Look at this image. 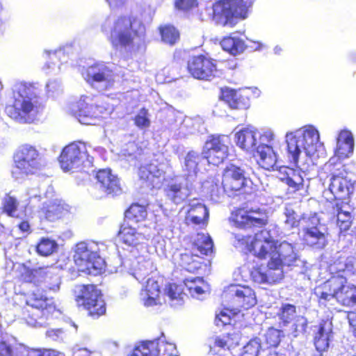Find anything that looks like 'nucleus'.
<instances>
[{"label":"nucleus","mask_w":356,"mask_h":356,"mask_svg":"<svg viewBox=\"0 0 356 356\" xmlns=\"http://www.w3.org/2000/svg\"><path fill=\"white\" fill-rule=\"evenodd\" d=\"M288 156L291 162L298 168L293 169L287 167L280 168V179L288 186L291 193H295L303 188L304 179L302 170L315 159L324 157L325 149L323 143L320 141L318 131L312 125L305 126L286 135Z\"/></svg>","instance_id":"obj_1"},{"label":"nucleus","mask_w":356,"mask_h":356,"mask_svg":"<svg viewBox=\"0 0 356 356\" xmlns=\"http://www.w3.org/2000/svg\"><path fill=\"white\" fill-rule=\"evenodd\" d=\"M144 31L140 21L131 16L108 17L102 25L112 47L132 53L138 49L137 40Z\"/></svg>","instance_id":"obj_2"},{"label":"nucleus","mask_w":356,"mask_h":356,"mask_svg":"<svg viewBox=\"0 0 356 356\" xmlns=\"http://www.w3.org/2000/svg\"><path fill=\"white\" fill-rule=\"evenodd\" d=\"M38 95L39 89L35 84L15 83L13 87V101L6 106V113L19 122H33L42 110Z\"/></svg>","instance_id":"obj_3"},{"label":"nucleus","mask_w":356,"mask_h":356,"mask_svg":"<svg viewBox=\"0 0 356 356\" xmlns=\"http://www.w3.org/2000/svg\"><path fill=\"white\" fill-rule=\"evenodd\" d=\"M314 294L318 298L321 304L337 301L346 307L356 305V286L348 283L343 275L332 276L323 284L316 287Z\"/></svg>","instance_id":"obj_4"},{"label":"nucleus","mask_w":356,"mask_h":356,"mask_svg":"<svg viewBox=\"0 0 356 356\" xmlns=\"http://www.w3.org/2000/svg\"><path fill=\"white\" fill-rule=\"evenodd\" d=\"M14 163L11 174L18 181L38 173L45 166L42 154L35 146L29 144H24L18 148L14 156Z\"/></svg>","instance_id":"obj_5"},{"label":"nucleus","mask_w":356,"mask_h":356,"mask_svg":"<svg viewBox=\"0 0 356 356\" xmlns=\"http://www.w3.org/2000/svg\"><path fill=\"white\" fill-rule=\"evenodd\" d=\"M99 251V245L95 241L78 243L74 248L73 258L79 270L93 275L101 273L105 261Z\"/></svg>","instance_id":"obj_6"},{"label":"nucleus","mask_w":356,"mask_h":356,"mask_svg":"<svg viewBox=\"0 0 356 356\" xmlns=\"http://www.w3.org/2000/svg\"><path fill=\"white\" fill-rule=\"evenodd\" d=\"M26 307L23 309V318L32 327L46 325L47 315L55 309L53 301L42 293L33 292L26 298Z\"/></svg>","instance_id":"obj_7"},{"label":"nucleus","mask_w":356,"mask_h":356,"mask_svg":"<svg viewBox=\"0 0 356 356\" xmlns=\"http://www.w3.org/2000/svg\"><path fill=\"white\" fill-rule=\"evenodd\" d=\"M302 228L305 243L314 249L321 250L327 244V228L321 222L319 214L310 213L303 216Z\"/></svg>","instance_id":"obj_8"},{"label":"nucleus","mask_w":356,"mask_h":356,"mask_svg":"<svg viewBox=\"0 0 356 356\" xmlns=\"http://www.w3.org/2000/svg\"><path fill=\"white\" fill-rule=\"evenodd\" d=\"M252 0H222L213 6L214 17L219 19V23L224 26L233 27L238 18L246 17L248 3Z\"/></svg>","instance_id":"obj_9"},{"label":"nucleus","mask_w":356,"mask_h":356,"mask_svg":"<svg viewBox=\"0 0 356 356\" xmlns=\"http://www.w3.org/2000/svg\"><path fill=\"white\" fill-rule=\"evenodd\" d=\"M59 163L64 172H74L83 165H90L92 157L88 155L86 145L78 141L63 148L59 157Z\"/></svg>","instance_id":"obj_10"},{"label":"nucleus","mask_w":356,"mask_h":356,"mask_svg":"<svg viewBox=\"0 0 356 356\" xmlns=\"http://www.w3.org/2000/svg\"><path fill=\"white\" fill-rule=\"evenodd\" d=\"M234 246L245 253H251L254 257L265 258L268 252L267 248L272 249L273 245V236L270 231L264 229L257 233L254 238L243 236L239 234L236 236Z\"/></svg>","instance_id":"obj_11"},{"label":"nucleus","mask_w":356,"mask_h":356,"mask_svg":"<svg viewBox=\"0 0 356 356\" xmlns=\"http://www.w3.org/2000/svg\"><path fill=\"white\" fill-rule=\"evenodd\" d=\"M81 73L88 84L99 91L111 88L115 83V75L113 70L109 65L104 62L83 67Z\"/></svg>","instance_id":"obj_12"},{"label":"nucleus","mask_w":356,"mask_h":356,"mask_svg":"<svg viewBox=\"0 0 356 356\" xmlns=\"http://www.w3.org/2000/svg\"><path fill=\"white\" fill-rule=\"evenodd\" d=\"M113 111V107L108 104H93L89 96L83 95L76 103L75 115L83 124H95L97 119L104 118Z\"/></svg>","instance_id":"obj_13"},{"label":"nucleus","mask_w":356,"mask_h":356,"mask_svg":"<svg viewBox=\"0 0 356 356\" xmlns=\"http://www.w3.org/2000/svg\"><path fill=\"white\" fill-rule=\"evenodd\" d=\"M273 245L272 249L267 248L268 252L266 257L268 255V266L274 269H282V266H296L301 264V260L298 258L297 253L291 243L283 241L278 246L275 245L273 238Z\"/></svg>","instance_id":"obj_14"},{"label":"nucleus","mask_w":356,"mask_h":356,"mask_svg":"<svg viewBox=\"0 0 356 356\" xmlns=\"http://www.w3.org/2000/svg\"><path fill=\"white\" fill-rule=\"evenodd\" d=\"M80 294L76 301L88 311V314L93 318H98L106 312V305L102 299L101 291L94 285H83L79 287Z\"/></svg>","instance_id":"obj_15"},{"label":"nucleus","mask_w":356,"mask_h":356,"mask_svg":"<svg viewBox=\"0 0 356 356\" xmlns=\"http://www.w3.org/2000/svg\"><path fill=\"white\" fill-rule=\"evenodd\" d=\"M22 278L26 282L39 284L44 282L45 286L49 290L57 291L59 290L60 277L51 272V268L42 267L31 269L23 265L21 269Z\"/></svg>","instance_id":"obj_16"},{"label":"nucleus","mask_w":356,"mask_h":356,"mask_svg":"<svg viewBox=\"0 0 356 356\" xmlns=\"http://www.w3.org/2000/svg\"><path fill=\"white\" fill-rule=\"evenodd\" d=\"M229 138L226 135L213 136L204 146L203 161L208 164L218 165L227 156Z\"/></svg>","instance_id":"obj_17"},{"label":"nucleus","mask_w":356,"mask_h":356,"mask_svg":"<svg viewBox=\"0 0 356 356\" xmlns=\"http://www.w3.org/2000/svg\"><path fill=\"white\" fill-rule=\"evenodd\" d=\"M141 185L149 189L160 188L165 180L164 165L151 163L142 165L138 170Z\"/></svg>","instance_id":"obj_18"},{"label":"nucleus","mask_w":356,"mask_h":356,"mask_svg":"<svg viewBox=\"0 0 356 356\" xmlns=\"http://www.w3.org/2000/svg\"><path fill=\"white\" fill-rule=\"evenodd\" d=\"M225 298H231L233 305L237 307L248 309L257 303L254 291L243 285H230L225 292Z\"/></svg>","instance_id":"obj_19"},{"label":"nucleus","mask_w":356,"mask_h":356,"mask_svg":"<svg viewBox=\"0 0 356 356\" xmlns=\"http://www.w3.org/2000/svg\"><path fill=\"white\" fill-rule=\"evenodd\" d=\"M188 70L194 78L203 80H209L217 73L213 61L202 55L193 56L188 60Z\"/></svg>","instance_id":"obj_20"},{"label":"nucleus","mask_w":356,"mask_h":356,"mask_svg":"<svg viewBox=\"0 0 356 356\" xmlns=\"http://www.w3.org/2000/svg\"><path fill=\"white\" fill-rule=\"evenodd\" d=\"M250 180L246 177L244 169L230 164L224 170L221 184L225 190L238 191L248 185Z\"/></svg>","instance_id":"obj_21"},{"label":"nucleus","mask_w":356,"mask_h":356,"mask_svg":"<svg viewBox=\"0 0 356 356\" xmlns=\"http://www.w3.org/2000/svg\"><path fill=\"white\" fill-rule=\"evenodd\" d=\"M172 131L174 132L175 137L181 138L195 133L202 134L205 131V127L201 118L185 117L183 119H180L179 127H172Z\"/></svg>","instance_id":"obj_22"},{"label":"nucleus","mask_w":356,"mask_h":356,"mask_svg":"<svg viewBox=\"0 0 356 356\" xmlns=\"http://www.w3.org/2000/svg\"><path fill=\"white\" fill-rule=\"evenodd\" d=\"M250 277L252 281L257 284H272L283 277V270L274 269L268 266H253L250 270Z\"/></svg>","instance_id":"obj_23"},{"label":"nucleus","mask_w":356,"mask_h":356,"mask_svg":"<svg viewBox=\"0 0 356 356\" xmlns=\"http://www.w3.org/2000/svg\"><path fill=\"white\" fill-rule=\"evenodd\" d=\"M96 186L107 194L117 195L121 192L119 179L110 169L99 170L96 175Z\"/></svg>","instance_id":"obj_24"},{"label":"nucleus","mask_w":356,"mask_h":356,"mask_svg":"<svg viewBox=\"0 0 356 356\" xmlns=\"http://www.w3.org/2000/svg\"><path fill=\"white\" fill-rule=\"evenodd\" d=\"M259 131L254 127L243 128L235 134V141L238 147L246 152L257 149Z\"/></svg>","instance_id":"obj_25"},{"label":"nucleus","mask_w":356,"mask_h":356,"mask_svg":"<svg viewBox=\"0 0 356 356\" xmlns=\"http://www.w3.org/2000/svg\"><path fill=\"white\" fill-rule=\"evenodd\" d=\"M145 288L140 293V300L146 307H152L160 304V286L159 280L154 275L148 277Z\"/></svg>","instance_id":"obj_26"},{"label":"nucleus","mask_w":356,"mask_h":356,"mask_svg":"<svg viewBox=\"0 0 356 356\" xmlns=\"http://www.w3.org/2000/svg\"><path fill=\"white\" fill-rule=\"evenodd\" d=\"M333 338L332 322L328 320L323 321L318 326L314 339L316 350L320 353L327 350Z\"/></svg>","instance_id":"obj_27"},{"label":"nucleus","mask_w":356,"mask_h":356,"mask_svg":"<svg viewBox=\"0 0 356 356\" xmlns=\"http://www.w3.org/2000/svg\"><path fill=\"white\" fill-rule=\"evenodd\" d=\"M356 258L348 255L346 252H338L334 257V261L330 266L332 273H342L345 277L355 269Z\"/></svg>","instance_id":"obj_28"},{"label":"nucleus","mask_w":356,"mask_h":356,"mask_svg":"<svg viewBox=\"0 0 356 356\" xmlns=\"http://www.w3.org/2000/svg\"><path fill=\"white\" fill-rule=\"evenodd\" d=\"M168 199L176 204L183 202L191 194V186L188 183L172 182L164 188Z\"/></svg>","instance_id":"obj_29"},{"label":"nucleus","mask_w":356,"mask_h":356,"mask_svg":"<svg viewBox=\"0 0 356 356\" xmlns=\"http://www.w3.org/2000/svg\"><path fill=\"white\" fill-rule=\"evenodd\" d=\"M119 238L124 245L133 248L142 247L146 240L143 234L131 225L127 224L122 226L119 232Z\"/></svg>","instance_id":"obj_30"},{"label":"nucleus","mask_w":356,"mask_h":356,"mask_svg":"<svg viewBox=\"0 0 356 356\" xmlns=\"http://www.w3.org/2000/svg\"><path fill=\"white\" fill-rule=\"evenodd\" d=\"M70 49V47H65L54 51H44L50 60L44 66L47 73L57 74L60 71L61 65L67 61L68 56L66 53H68Z\"/></svg>","instance_id":"obj_31"},{"label":"nucleus","mask_w":356,"mask_h":356,"mask_svg":"<svg viewBox=\"0 0 356 356\" xmlns=\"http://www.w3.org/2000/svg\"><path fill=\"white\" fill-rule=\"evenodd\" d=\"M67 205L58 199L44 202L42 208L39 211V217L49 221H54L61 217L63 212L67 210Z\"/></svg>","instance_id":"obj_32"},{"label":"nucleus","mask_w":356,"mask_h":356,"mask_svg":"<svg viewBox=\"0 0 356 356\" xmlns=\"http://www.w3.org/2000/svg\"><path fill=\"white\" fill-rule=\"evenodd\" d=\"M189 207L186 220L194 225H205L209 215L205 205L197 200H193L190 203Z\"/></svg>","instance_id":"obj_33"},{"label":"nucleus","mask_w":356,"mask_h":356,"mask_svg":"<svg viewBox=\"0 0 356 356\" xmlns=\"http://www.w3.org/2000/svg\"><path fill=\"white\" fill-rule=\"evenodd\" d=\"M203 158L204 155L202 154L200 155L194 151L189 152L186 156L183 169L185 172V176H186V180L187 182H192L194 180L199 165L207 163V161L202 160Z\"/></svg>","instance_id":"obj_34"},{"label":"nucleus","mask_w":356,"mask_h":356,"mask_svg":"<svg viewBox=\"0 0 356 356\" xmlns=\"http://www.w3.org/2000/svg\"><path fill=\"white\" fill-rule=\"evenodd\" d=\"M223 101L232 108L246 109L250 106L248 97L242 93L231 88H226L222 92Z\"/></svg>","instance_id":"obj_35"},{"label":"nucleus","mask_w":356,"mask_h":356,"mask_svg":"<svg viewBox=\"0 0 356 356\" xmlns=\"http://www.w3.org/2000/svg\"><path fill=\"white\" fill-rule=\"evenodd\" d=\"M257 163L267 170H274L277 168V156L271 146H257Z\"/></svg>","instance_id":"obj_36"},{"label":"nucleus","mask_w":356,"mask_h":356,"mask_svg":"<svg viewBox=\"0 0 356 356\" xmlns=\"http://www.w3.org/2000/svg\"><path fill=\"white\" fill-rule=\"evenodd\" d=\"M354 149V139L350 131H341L337 138L336 155L340 159H344L352 154Z\"/></svg>","instance_id":"obj_37"},{"label":"nucleus","mask_w":356,"mask_h":356,"mask_svg":"<svg viewBox=\"0 0 356 356\" xmlns=\"http://www.w3.org/2000/svg\"><path fill=\"white\" fill-rule=\"evenodd\" d=\"M202 187L214 202H220L225 193L229 192L228 190H225L221 181L218 177H209L202 184Z\"/></svg>","instance_id":"obj_38"},{"label":"nucleus","mask_w":356,"mask_h":356,"mask_svg":"<svg viewBox=\"0 0 356 356\" xmlns=\"http://www.w3.org/2000/svg\"><path fill=\"white\" fill-rule=\"evenodd\" d=\"M351 184L344 177L334 175L330 179V191L336 199H346L350 193Z\"/></svg>","instance_id":"obj_39"},{"label":"nucleus","mask_w":356,"mask_h":356,"mask_svg":"<svg viewBox=\"0 0 356 356\" xmlns=\"http://www.w3.org/2000/svg\"><path fill=\"white\" fill-rule=\"evenodd\" d=\"M156 267L149 258L145 259L139 257L136 258V266L131 275L139 282H143L151 274H154Z\"/></svg>","instance_id":"obj_40"},{"label":"nucleus","mask_w":356,"mask_h":356,"mask_svg":"<svg viewBox=\"0 0 356 356\" xmlns=\"http://www.w3.org/2000/svg\"><path fill=\"white\" fill-rule=\"evenodd\" d=\"M284 223L286 229H291L301 225L302 227L304 226L303 216L306 213H303L300 216L294 210L292 206L286 205L284 210Z\"/></svg>","instance_id":"obj_41"},{"label":"nucleus","mask_w":356,"mask_h":356,"mask_svg":"<svg viewBox=\"0 0 356 356\" xmlns=\"http://www.w3.org/2000/svg\"><path fill=\"white\" fill-rule=\"evenodd\" d=\"M220 45L225 51L232 55L241 54L245 49L244 42L241 39L235 37H226L223 38Z\"/></svg>","instance_id":"obj_42"},{"label":"nucleus","mask_w":356,"mask_h":356,"mask_svg":"<svg viewBox=\"0 0 356 356\" xmlns=\"http://www.w3.org/2000/svg\"><path fill=\"white\" fill-rule=\"evenodd\" d=\"M199 257L197 254H193L190 252H184L179 254V265L188 272L194 273L200 268L201 263L198 261Z\"/></svg>","instance_id":"obj_43"},{"label":"nucleus","mask_w":356,"mask_h":356,"mask_svg":"<svg viewBox=\"0 0 356 356\" xmlns=\"http://www.w3.org/2000/svg\"><path fill=\"white\" fill-rule=\"evenodd\" d=\"M280 325L282 327H288L290 323L296 321V308L291 304H284L282 305L279 312Z\"/></svg>","instance_id":"obj_44"},{"label":"nucleus","mask_w":356,"mask_h":356,"mask_svg":"<svg viewBox=\"0 0 356 356\" xmlns=\"http://www.w3.org/2000/svg\"><path fill=\"white\" fill-rule=\"evenodd\" d=\"M194 247L201 254L209 255L213 252V243L209 235L197 234Z\"/></svg>","instance_id":"obj_45"},{"label":"nucleus","mask_w":356,"mask_h":356,"mask_svg":"<svg viewBox=\"0 0 356 356\" xmlns=\"http://www.w3.org/2000/svg\"><path fill=\"white\" fill-rule=\"evenodd\" d=\"M149 343H156L158 356H177L175 344L167 342L163 337L149 341Z\"/></svg>","instance_id":"obj_46"},{"label":"nucleus","mask_w":356,"mask_h":356,"mask_svg":"<svg viewBox=\"0 0 356 356\" xmlns=\"http://www.w3.org/2000/svg\"><path fill=\"white\" fill-rule=\"evenodd\" d=\"M156 344L149 343V341L138 343L133 349L129 356H158Z\"/></svg>","instance_id":"obj_47"},{"label":"nucleus","mask_w":356,"mask_h":356,"mask_svg":"<svg viewBox=\"0 0 356 356\" xmlns=\"http://www.w3.org/2000/svg\"><path fill=\"white\" fill-rule=\"evenodd\" d=\"M249 218L250 220V226L261 227L268 222V213L264 209L258 208L248 211Z\"/></svg>","instance_id":"obj_48"},{"label":"nucleus","mask_w":356,"mask_h":356,"mask_svg":"<svg viewBox=\"0 0 356 356\" xmlns=\"http://www.w3.org/2000/svg\"><path fill=\"white\" fill-rule=\"evenodd\" d=\"M147 216L146 209L138 204H133L125 213L126 218L134 222H140Z\"/></svg>","instance_id":"obj_49"},{"label":"nucleus","mask_w":356,"mask_h":356,"mask_svg":"<svg viewBox=\"0 0 356 356\" xmlns=\"http://www.w3.org/2000/svg\"><path fill=\"white\" fill-rule=\"evenodd\" d=\"M291 324V325L288 330V334L292 338H296L305 333L307 325V321L304 316H299Z\"/></svg>","instance_id":"obj_50"},{"label":"nucleus","mask_w":356,"mask_h":356,"mask_svg":"<svg viewBox=\"0 0 356 356\" xmlns=\"http://www.w3.org/2000/svg\"><path fill=\"white\" fill-rule=\"evenodd\" d=\"M57 243L49 238H42L37 245V252L42 256L51 254L57 249Z\"/></svg>","instance_id":"obj_51"},{"label":"nucleus","mask_w":356,"mask_h":356,"mask_svg":"<svg viewBox=\"0 0 356 356\" xmlns=\"http://www.w3.org/2000/svg\"><path fill=\"white\" fill-rule=\"evenodd\" d=\"M262 349L261 340L259 337H255L249 341L243 346L240 356H258L260 350Z\"/></svg>","instance_id":"obj_52"},{"label":"nucleus","mask_w":356,"mask_h":356,"mask_svg":"<svg viewBox=\"0 0 356 356\" xmlns=\"http://www.w3.org/2000/svg\"><path fill=\"white\" fill-rule=\"evenodd\" d=\"M165 293L172 301H177V305H181L186 296L181 286L176 284H170L165 287Z\"/></svg>","instance_id":"obj_53"},{"label":"nucleus","mask_w":356,"mask_h":356,"mask_svg":"<svg viewBox=\"0 0 356 356\" xmlns=\"http://www.w3.org/2000/svg\"><path fill=\"white\" fill-rule=\"evenodd\" d=\"M18 205L17 200L10 194H6L2 200L3 212L10 217L15 216Z\"/></svg>","instance_id":"obj_54"},{"label":"nucleus","mask_w":356,"mask_h":356,"mask_svg":"<svg viewBox=\"0 0 356 356\" xmlns=\"http://www.w3.org/2000/svg\"><path fill=\"white\" fill-rule=\"evenodd\" d=\"M248 211L238 209L232 213L231 220L238 227H251Z\"/></svg>","instance_id":"obj_55"},{"label":"nucleus","mask_w":356,"mask_h":356,"mask_svg":"<svg viewBox=\"0 0 356 356\" xmlns=\"http://www.w3.org/2000/svg\"><path fill=\"white\" fill-rule=\"evenodd\" d=\"M352 216L349 211L342 207L337 209V225L341 232L347 231L351 225Z\"/></svg>","instance_id":"obj_56"},{"label":"nucleus","mask_w":356,"mask_h":356,"mask_svg":"<svg viewBox=\"0 0 356 356\" xmlns=\"http://www.w3.org/2000/svg\"><path fill=\"white\" fill-rule=\"evenodd\" d=\"M150 116L147 109L141 108L134 118V124L140 129H148L151 125Z\"/></svg>","instance_id":"obj_57"},{"label":"nucleus","mask_w":356,"mask_h":356,"mask_svg":"<svg viewBox=\"0 0 356 356\" xmlns=\"http://www.w3.org/2000/svg\"><path fill=\"white\" fill-rule=\"evenodd\" d=\"M225 343L222 336H216L210 338L208 341L209 353L212 355H222V352L227 350Z\"/></svg>","instance_id":"obj_58"},{"label":"nucleus","mask_w":356,"mask_h":356,"mask_svg":"<svg viewBox=\"0 0 356 356\" xmlns=\"http://www.w3.org/2000/svg\"><path fill=\"white\" fill-rule=\"evenodd\" d=\"M162 40L168 44H173L179 39V34L176 29L170 25L160 28Z\"/></svg>","instance_id":"obj_59"},{"label":"nucleus","mask_w":356,"mask_h":356,"mask_svg":"<svg viewBox=\"0 0 356 356\" xmlns=\"http://www.w3.org/2000/svg\"><path fill=\"white\" fill-rule=\"evenodd\" d=\"M277 144L276 137L271 130H266L263 133L259 132L257 146H271L274 149Z\"/></svg>","instance_id":"obj_60"},{"label":"nucleus","mask_w":356,"mask_h":356,"mask_svg":"<svg viewBox=\"0 0 356 356\" xmlns=\"http://www.w3.org/2000/svg\"><path fill=\"white\" fill-rule=\"evenodd\" d=\"M19 353L22 356H58L55 350L50 349L23 348Z\"/></svg>","instance_id":"obj_61"},{"label":"nucleus","mask_w":356,"mask_h":356,"mask_svg":"<svg viewBox=\"0 0 356 356\" xmlns=\"http://www.w3.org/2000/svg\"><path fill=\"white\" fill-rule=\"evenodd\" d=\"M236 312L233 313V314ZM232 311L228 309L222 310L219 314L216 315L215 324L218 327H224L225 325L231 324L232 322Z\"/></svg>","instance_id":"obj_62"},{"label":"nucleus","mask_w":356,"mask_h":356,"mask_svg":"<svg viewBox=\"0 0 356 356\" xmlns=\"http://www.w3.org/2000/svg\"><path fill=\"white\" fill-rule=\"evenodd\" d=\"M266 342L268 345L276 347L281 341V331L275 328H269L265 334Z\"/></svg>","instance_id":"obj_63"},{"label":"nucleus","mask_w":356,"mask_h":356,"mask_svg":"<svg viewBox=\"0 0 356 356\" xmlns=\"http://www.w3.org/2000/svg\"><path fill=\"white\" fill-rule=\"evenodd\" d=\"M193 289L188 292L191 296L194 298L202 300L207 295L209 287L204 281H202V284H200L197 286Z\"/></svg>","instance_id":"obj_64"}]
</instances>
